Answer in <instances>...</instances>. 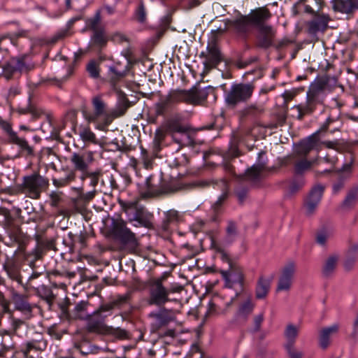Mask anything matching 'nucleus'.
<instances>
[{
	"label": "nucleus",
	"instance_id": "obj_28",
	"mask_svg": "<svg viewBox=\"0 0 358 358\" xmlns=\"http://www.w3.org/2000/svg\"><path fill=\"white\" fill-rule=\"evenodd\" d=\"M326 85L327 83L322 80H315L310 85L306 96L319 104H322L323 102L322 94Z\"/></svg>",
	"mask_w": 358,
	"mask_h": 358
},
{
	"label": "nucleus",
	"instance_id": "obj_4",
	"mask_svg": "<svg viewBox=\"0 0 358 358\" xmlns=\"http://www.w3.org/2000/svg\"><path fill=\"white\" fill-rule=\"evenodd\" d=\"M49 186V181L38 173L24 176L22 182L12 189V194H24L33 199H38L41 192Z\"/></svg>",
	"mask_w": 358,
	"mask_h": 358
},
{
	"label": "nucleus",
	"instance_id": "obj_43",
	"mask_svg": "<svg viewBox=\"0 0 358 358\" xmlns=\"http://www.w3.org/2000/svg\"><path fill=\"white\" fill-rule=\"evenodd\" d=\"M128 299L129 297L127 295L118 296L112 301L101 306V310L107 311V313L110 315L113 309L115 308H120L122 305L127 302Z\"/></svg>",
	"mask_w": 358,
	"mask_h": 358
},
{
	"label": "nucleus",
	"instance_id": "obj_25",
	"mask_svg": "<svg viewBox=\"0 0 358 358\" xmlns=\"http://www.w3.org/2000/svg\"><path fill=\"white\" fill-rule=\"evenodd\" d=\"M171 310L162 308L159 312H152L149 316L155 320V322L151 324V332H155L161 327L166 326L171 321L173 320V317L170 315Z\"/></svg>",
	"mask_w": 358,
	"mask_h": 358
},
{
	"label": "nucleus",
	"instance_id": "obj_41",
	"mask_svg": "<svg viewBox=\"0 0 358 358\" xmlns=\"http://www.w3.org/2000/svg\"><path fill=\"white\" fill-rule=\"evenodd\" d=\"M308 33L311 35H315L319 31H324L327 28V22L320 18L314 19L307 24Z\"/></svg>",
	"mask_w": 358,
	"mask_h": 358
},
{
	"label": "nucleus",
	"instance_id": "obj_58",
	"mask_svg": "<svg viewBox=\"0 0 358 358\" xmlns=\"http://www.w3.org/2000/svg\"><path fill=\"white\" fill-rule=\"evenodd\" d=\"M110 333L119 339L129 340L131 338L130 333L128 331L120 327L112 328Z\"/></svg>",
	"mask_w": 358,
	"mask_h": 358
},
{
	"label": "nucleus",
	"instance_id": "obj_21",
	"mask_svg": "<svg viewBox=\"0 0 358 358\" xmlns=\"http://www.w3.org/2000/svg\"><path fill=\"white\" fill-rule=\"evenodd\" d=\"M318 133L319 131L315 132L308 138L301 140L296 145L295 153L297 156L306 158L313 150L317 148L320 141Z\"/></svg>",
	"mask_w": 358,
	"mask_h": 358
},
{
	"label": "nucleus",
	"instance_id": "obj_31",
	"mask_svg": "<svg viewBox=\"0 0 358 358\" xmlns=\"http://www.w3.org/2000/svg\"><path fill=\"white\" fill-rule=\"evenodd\" d=\"M318 104V103L306 96V101L305 103L296 105L292 108V109L296 110V118L299 120H302L305 115H311L315 110Z\"/></svg>",
	"mask_w": 358,
	"mask_h": 358
},
{
	"label": "nucleus",
	"instance_id": "obj_52",
	"mask_svg": "<svg viewBox=\"0 0 358 358\" xmlns=\"http://www.w3.org/2000/svg\"><path fill=\"white\" fill-rule=\"evenodd\" d=\"M92 40L94 45L103 48L106 46L108 39L105 35L104 29L93 32Z\"/></svg>",
	"mask_w": 358,
	"mask_h": 358
},
{
	"label": "nucleus",
	"instance_id": "obj_59",
	"mask_svg": "<svg viewBox=\"0 0 358 358\" xmlns=\"http://www.w3.org/2000/svg\"><path fill=\"white\" fill-rule=\"evenodd\" d=\"M62 192H57V191H52L50 192L49 197H50V205L53 208H57L60 203V202L62 201Z\"/></svg>",
	"mask_w": 358,
	"mask_h": 358
},
{
	"label": "nucleus",
	"instance_id": "obj_12",
	"mask_svg": "<svg viewBox=\"0 0 358 358\" xmlns=\"http://www.w3.org/2000/svg\"><path fill=\"white\" fill-rule=\"evenodd\" d=\"M210 90H213L211 86L203 89L193 87L189 90H180V92L182 102L188 104L200 105L206 101Z\"/></svg>",
	"mask_w": 358,
	"mask_h": 358
},
{
	"label": "nucleus",
	"instance_id": "obj_53",
	"mask_svg": "<svg viewBox=\"0 0 358 358\" xmlns=\"http://www.w3.org/2000/svg\"><path fill=\"white\" fill-rule=\"evenodd\" d=\"M0 127L6 134V142L7 143H8L9 141L17 134L15 131H13L11 124L3 120L1 117H0Z\"/></svg>",
	"mask_w": 358,
	"mask_h": 358
},
{
	"label": "nucleus",
	"instance_id": "obj_18",
	"mask_svg": "<svg viewBox=\"0 0 358 358\" xmlns=\"http://www.w3.org/2000/svg\"><path fill=\"white\" fill-rule=\"evenodd\" d=\"M145 190L141 191V196L143 199L169 194L176 191V189L164 182L162 183L159 187L155 186L152 183L151 177L147 178L145 182Z\"/></svg>",
	"mask_w": 358,
	"mask_h": 358
},
{
	"label": "nucleus",
	"instance_id": "obj_48",
	"mask_svg": "<svg viewBox=\"0 0 358 358\" xmlns=\"http://www.w3.org/2000/svg\"><path fill=\"white\" fill-rule=\"evenodd\" d=\"M316 161L308 160L306 158H303L296 161L294 165V173L297 175H301L306 171H308L311 167L315 165Z\"/></svg>",
	"mask_w": 358,
	"mask_h": 358
},
{
	"label": "nucleus",
	"instance_id": "obj_14",
	"mask_svg": "<svg viewBox=\"0 0 358 358\" xmlns=\"http://www.w3.org/2000/svg\"><path fill=\"white\" fill-rule=\"evenodd\" d=\"M324 191V187L321 185H317L312 188L303 204L305 213L307 216H311L315 213L322 199Z\"/></svg>",
	"mask_w": 358,
	"mask_h": 358
},
{
	"label": "nucleus",
	"instance_id": "obj_27",
	"mask_svg": "<svg viewBox=\"0 0 358 358\" xmlns=\"http://www.w3.org/2000/svg\"><path fill=\"white\" fill-rule=\"evenodd\" d=\"M330 3L335 12L351 14L358 10V0H331Z\"/></svg>",
	"mask_w": 358,
	"mask_h": 358
},
{
	"label": "nucleus",
	"instance_id": "obj_40",
	"mask_svg": "<svg viewBox=\"0 0 358 358\" xmlns=\"http://www.w3.org/2000/svg\"><path fill=\"white\" fill-rule=\"evenodd\" d=\"M78 134L85 143H93L97 144L98 140L96 137L94 133L91 130L90 126L87 125H80L79 127Z\"/></svg>",
	"mask_w": 358,
	"mask_h": 358
},
{
	"label": "nucleus",
	"instance_id": "obj_20",
	"mask_svg": "<svg viewBox=\"0 0 358 358\" xmlns=\"http://www.w3.org/2000/svg\"><path fill=\"white\" fill-rule=\"evenodd\" d=\"M69 242L67 240H64L63 243L68 248V252L73 253L76 251L81 252L87 248V241L89 235L86 231H82L78 236L73 235L71 232L68 234Z\"/></svg>",
	"mask_w": 358,
	"mask_h": 358
},
{
	"label": "nucleus",
	"instance_id": "obj_7",
	"mask_svg": "<svg viewBox=\"0 0 358 358\" xmlns=\"http://www.w3.org/2000/svg\"><path fill=\"white\" fill-rule=\"evenodd\" d=\"M164 276L152 280L148 285V298L147 302L150 306L163 307L167 302L176 301V299L169 298L166 287L163 282Z\"/></svg>",
	"mask_w": 358,
	"mask_h": 358
},
{
	"label": "nucleus",
	"instance_id": "obj_63",
	"mask_svg": "<svg viewBox=\"0 0 358 358\" xmlns=\"http://www.w3.org/2000/svg\"><path fill=\"white\" fill-rule=\"evenodd\" d=\"M74 346L83 355H87L92 353L93 350L87 341H83L80 343H75Z\"/></svg>",
	"mask_w": 358,
	"mask_h": 358
},
{
	"label": "nucleus",
	"instance_id": "obj_45",
	"mask_svg": "<svg viewBox=\"0 0 358 358\" xmlns=\"http://www.w3.org/2000/svg\"><path fill=\"white\" fill-rule=\"evenodd\" d=\"M102 176V171L101 169H96L94 171L90 170L84 174H80V179L84 182L87 178L90 179V185L95 189V187L99 183V179Z\"/></svg>",
	"mask_w": 358,
	"mask_h": 358
},
{
	"label": "nucleus",
	"instance_id": "obj_38",
	"mask_svg": "<svg viewBox=\"0 0 358 358\" xmlns=\"http://www.w3.org/2000/svg\"><path fill=\"white\" fill-rule=\"evenodd\" d=\"M358 201V185L350 189L342 203V207L346 209L352 208Z\"/></svg>",
	"mask_w": 358,
	"mask_h": 358
},
{
	"label": "nucleus",
	"instance_id": "obj_61",
	"mask_svg": "<svg viewBox=\"0 0 358 358\" xmlns=\"http://www.w3.org/2000/svg\"><path fill=\"white\" fill-rule=\"evenodd\" d=\"M294 43V39L286 36L278 41L277 42L274 41V45H273V47L275 48L277 50H280L289 46L291 44H293Z\"/></svg>",
	"mask_w": 358,
	"mask_h": 358
},
{
	"label": "nucleus",
	"instance_id": "obj_62",
	"mask_svg": "<svg viewBox=\"0 0 358 358\" xmlns=\"http://www.w3.org/2000/svg\"><path fill=\"white\" fill-rule=\"evenodd\" d=\"M87 71L92 78H98L99 77V69L96 62L91 61L87 66Z\"/></svg>",
	"mask_w": 358,
	"mask_h": 358
},
{
	"label": "nucleus",
	"instance_id": "obj_32",
	"mask_svg": "<svg viewBox=\"0 0 358 358\" xmlns=\"http://www.w3.org/2000/svg\"><path fill=\"white\" fill-rule=\"evenodd\" d=\"M358 259V243L350 242L349 247L345 253L344 267L346 270H350Z\"/></svg>",
	"mask_w": 358,
	"mask_h": 358
},
{
	"label": "nucleus",
	"instance_id": "obj_44",
	"mask_svg": "<svg viewBox=\"0 0 358 358\" xmlns=\"http://www.w3.org/2000/svg\"><path fill=\"white\" fill-rule=\"evenodd\" d=\"M264 111V108L262 106L257 104H251L244 108L240 111L241 116L242 117H252L256 118L261 115Z\"/></svg>",
	"mask_w": 358,
	"mask_h": 358
},
{
	"label": "nucleus",
	"instance_id": "obj_64",
	"mask_svg": "<svg viewBox=\"0 0 358 358\" xmlns=\"http://www.w3.org/2000/svg\"><path fill=\"white\" fill-rule=\"evenodd\" d=\"M0 313H11L10 310V301L5 298L4 294L1 292H0Z\"/></svg>",
	"mask_w": 358,
	"mask_h": 358
},
{
	"label": "nucleus",
	"instance_id": "obj_9",
	"mask_svg": "<svg viewBox=\"0 0 358 358\" xmlns=\"http://www.w3.org/2000/svg\"><path fill=\"white\" fill-rule=\"evenodd\" d=\"M181 102H182V100L180 90H172L167 95L162 96L159 101L154 105L155 116H150L149 122L156 123L157 117L165 116L174 105Z\"/></svg>",
	"mask_w": 358,
	"mask_h": 358
},
{
	"label": "nucleus",
	"instance_id": "obj_60",
	"mask_svg": "<svg viewBox=\"0 0 358 358\" xmlns=\"http://www.w3.org/2000/svg\"><path fill=\"white\" fill-rule=\"evenodd\" d=\"M226 232L228 238H232L229 241L231 242L233 238L237 235V224L233 220H229L227 222V227L226 228Z\"/></svg>",
	"mask_w": 358,
	"mask_h": 358
},
{
	"label": "nucleus",
	"instance_id": "obj_55",
	"mask_svg": "<svg viewBox=\"0 0 358 358\" xmlns=\"http://www.w3.org/2000/svg\"><path fill=\"white\" fill-rule=\"evenodd\" d=\"M211 248L220 255V257L223 262L228 263L229 266L230 264H233L228 253L213 240L211 243Z\"/></svg>",
	"mask_w": 358,
	"mask_h": 358
},
{
	"label": "nucleus",
	"instance_id": "obj_29",
	"mask_svg": "<svg viewBox=\"0 0 358 358\" xmlns=\"http://www.w3.org/2000/svg\"><path fill=\"white\" fill-rule=\"evenodd\" d=\"M128 71V64L122 67L120 63H116L109 67L108 76L115 90H117L116 88V83L126 76Z\"/></svg>",
	"mask_w": 358,
	"mask_h": 358
},
{
	"label": "nucleus",
	"instance_id": "obj_16",
	"mask_svg": "<svg viewBox=\"0 0 358 358\" xmlns=\"http://www.w3.org/2000/svg\"><path fill=\"white\" fill-rule=\"evenodd\" d=\"M93 112L87 111L83 108V115L88 123L96 122L99 117L105 115L106 113V103L101 96H95L92 99Z\"/></svg>",
	"mask_w": 358,
	"mask_h": 358
},
{
	"label": "nucleus",
	"instance_id": "obj_22",
	"mask_svg": "<svg viewBox=\"0 0 358 358\" xmlns=\"http://www.w3.org/2000/svg\"><path fill=\"white\" fill-rule=\"evenodd\" d=\"M220 273L228 287H232L234 284H239L243 286L244 282V275L242 269L234 265L230 264L229 268L227 271H221Z\"/></svg>",
	"mask_w": 358,
	"mask_h": 358
},
{
	"label": "nucleus",
	"instance_id": "obj_37",
	"mask_svg": "<svg viewBox=\"0 0 358 358\" xmlns=\"http://www.w3.org/2000/svg\"><path fill=\"white\" fill-rule=\"evenodd\" d=\"M118 94V103L116 110L114 112L115 117H120L126 113L130 106V103L127 98V95L121 90H116Z\"/></svg>",
	"mask_w": 358,
	"mask_h": 358
},
{
	"label": "nucleus",
	"instance_id": "obj_13",
	"mask_svg": "<svg viewBox=\"0 0 358 358\" xmlns=\"http://www.w3.org/2000/svg\"><path fill=\"white\" fill-rule=\"evenodd\" d=\"M47 348V341L41 334L37 335L35 338L27 341L22 343L17 351V354H22L23 358H34L30 355L31 352H42Z\"/></svg>",
	"mask_w": 358,
	"mask_h": 358
},
{
	"label": "nucleus",
	"instance_id": "obj_42",
	"mask_svg": "<svg viewBox=\"0 0 358 358\" xmlns=\"http://www.w3.org/2000/svg\"><path fill=\"white\" fill-rule=\"evenodd\" d=\"M90 303L88 301H81L76 305L73 309V317L80 320H86L88 318L91 313L88 311V306Z\"/></svg>",
	"mask_w": 358,
	"mask_h": 358
},
{
	"label": "nucleus",
	"instance_id": "obj_39",
	"mask_svg": "<svg viewBox=\"0 0 358 358\" xmlns=\"http://www.w3.org/2000/svg\"><path fill=\"white\" fill-rule=\"evenodd\" d=\"M179 213L176 210H170L166 213L165 217L161 223V229L163 231H168L171 224L179 222Z\"/></svg>",
	"mask_w": 358,
	"mask_h": 358
},
{
	"label": "nucleus",
	"instance_id": "obj_33",
	"mask_svg": "<svg viewBox=\"0 0 358 358\" xmlns=\"http://www.w3.org/2000/svg\"><path fill=\"white\" fill-rule=\"evenodd\" d=\"M339 325L334 324L331 327L322 329L320 332L319 343L322 349H326L329 345L331 336L338 333Z\"/></svg>",
	"mask_w": 358,
	"mask_h": 358
},
{
	"label": "nucleus",
	"instance_id": "obj_30",
	"mask_svg": "<svg viewBox=\"0 0 358 358\" xmlns=\"http://www.w3.org/2000/svg\"><path fill=\"white\" fill-rule=\"evenodd\" d=\"M152 214L148 212L144 206H138L134 211L131 220L137 221L142 227L150 228L152 226Z\"/></svg>",
	"mask_w": 358,
	"mask_h": 358
},
{
	"label": "nucleus",
	"instance_id": "obj_47",
	"mask_svg": "<svg viewBox=\"0 0 358 358\" xmlns=\"http://www.w3.org/2000/svg\"><path fill=\"white\" fill-rule=\"evenodd\" d=\"M338 260V256L336 255H330L327 259L322 268V274L324 276L329 277L333 273L336 267Z\"/></svg>",
	"mask_w": 358,
	"mask_h": 358
},
{
	"label": "nucleus",
	"instance_id": "obj_57",
	"mask_svg": "<svg viewBox=\"0 0 358 358\" xmlns=\"http://www.w3.org/2000/svg\"><path fill=\"white\" fill-rule=\"evenodd\" d=\"M118 203L120 205L122 210L127 214H129V212L131 210L135 211L136 209L139 206L138 203V201H124L122 200H119Z\"/></svg>",
	"mask_w": 358,
	"mask_h": 358
},
{
	"label": "nucleus",
	"instance_id": "obj_1",
	"mask_svg": "<svg viewBox=\"0 0 358 358\" xmlns=\"http://www.w3.org/2000/svg\"><path fill=\"white\" fill-rule=\"evenodd\" d=\"M22 222L13 215L10 210L3 206H0V225L3 228L8 238L6 244L9 246L17 245V250L24 252V259L29 262L30 267L36 266V262L42 259L49 250H55V239L42 238L36 235V247L30 252H24L30 237L23 232L21 227Z\"/></svg>",
	"mask_w": 358,
	"mask_h": 358
},
{
	"label": "nucleus",
	"instance_id": "obj_50",
	"mask_svg": "<svg viewBox=\"0 0 358 358\" xmlns=\"http://www.w3.org/2000/svg\"><path fill=\"white\" fill-rule=\"evenodd\" d=\"M285 335L288 341L287 344L286 345V350L287 351H289V347L291 348H294V344L295 339L298 335V329L296 327H295L293 324H289L287 325L285 331Z\"/></svg>",
	"mask_w": 358,
	"mask_h": 358
},
{
	"label": "nucleus",
	"instance_id": "obj_24",
	"mask_svg": "<svg viewBox=\"0 0 358 358\" xmlns=\"http://www.w3.org/2000/svg\"><path fill=\"white\" fill-rule=\"evenodd\" d=\"M110 315L107 311L101 310V307L96 311L92 312L87 318V329L90 332H99L103 329L104 320Z\"/></svg>",
	"mask_w": 358,
	"mask_h": 358
},
{
	"label": "nucleus",
	"instance_id": "obj_51",
	"mask_svg": "<svg viewBox=\"0 0 358 358\" xmlns=\"http://www.w3.org/2000/svg\"><path fill=\"white\" fill-rule=\"evenodd\" d=\"M100 22L101 11L97 10L92 17L87 19L86 21V27L87 29L92 30L93 32L101 30V29L103 28L99 27Z\"/></svg>",
	"mask_w": 358,
	"mask_h": 358
},
{
	"label": "nucleus",
	"instance_id": "obj_36",
	"mask_svg": "<svg viewBox=\"0 0 358 358\" xmlns=\"http://www.w3.org/2000/svg\"><path fill=\"white\" fill-rule=\"evenodd\" d=\"M32 289L35 290L37 296L45 300L50 306L53 303L55 296L53 294L50 287L44 285H38Z\"/></svg>",
	"mask_w": 358,
	"mask_h": 358
},
{
	"label": "nucleus",
	"instance_id": "obj_19",
	"mask_svg": "<svg viewBox=\"0 0 358 358\" xmlns=\"http://www.w3.org/2000/svg\"><path fill=\"white\" fill-rule=\"evenodd\" d=\"M295 271L296 265L294 262H290L284 266L279 277L276 292L289 291L290 289Z\"/></svg>",
	"mask_w": 358,
	"mask_h": 358
},
{
	"label": "nucleus",
	"instance_id": "obj_15",
	"mask_svg": "<svg viewBox=\"0 0 358 358\" xmlns=\"http://www.w3.org/2000/svg\"><path fill=\"white\" fill-rule=\"evenodd\" d=\"M3 269L6 273L8 277L13 281L23 287L22 264L15 258H7L3 264Z\"/></svg>",
	"mask_w": 358,
	"mask_h": 358
},
{
	"label": "nucleus",
	"instance_id": "obj_5",
	"mask_svg": "<svg viewBox=\"0 0 358 358\" xmlns=\"http://www.w3.org/2000/svg\"><path fill=\"white\" fill-rule=\"evenodd\" d=\"M255 85L252 83H235L224 93V102L227 108L234 109L238 104L248 102L252 96Z\"/></svg>",
	"mask_w": 358,
	"mask_h": 358
},
{
	"label": "nucleus",
	"instance_id": "obj_46",
	"mask_svg": "<svg viewBox=\"0 0 358 358\" xmlns=\"http://www.w3.org/2000/svg\"><path fill=\"white\" fill-rule=\"evenodd\" d=\"M255 303L251 299H248L244 302L241 303L237 311L238 317L247 319L253 312L255 308Z\"/></svg>",
	"mask_w": 358,
	"mask_h": 358
},
{
	"label": "nucleus",
	"instance_id": "obj_3",
	"mask_svg": "<svg viewBox=\"0 0 358 358\" xmlns=\"http://www.w3.org/2000/svg\"><path fill=\"white\" fill-rule=\"evenodd\" d=\"M271 17V14L268 8H259L252 10L248 15H241L236 19L227 20V25L238 35L246 37L253 28L262 22H266Z\"/></svg>",
	"mask_w": 358,
	"mask_h": 358
},
{
	"label": "nucleus",
	"instance_id": "obj_10",
	"mask_svg": "<svg viewBox=\"0 0 358 358\" xmlns=\"http://www.w3.org/2000/svg\"><path fill=\"white\" fill-rule=\"evenodd\" d=\"M27 58L25 55L15 57L2 63L4 78L8 80L16 76H20L23 72L28 71Z\"/></svg>",
	"mask_w": 358,
	"mask_h": 358
},
{
	"label": "nucleus",
	"instance_id": "obj_23",
	"mask_svg": "<svg viewBox=\"0 0 358 358\" xmlns=\"http://www.w3.org/2000/svg\"><path fill=\"white\" fill-rule=\"evenodd\" d=\"M222 61V54L217 42L214 40L207 46L206 60L203 65L206 69L215 68Z\"/></svg>",
	"mask_w": 358,
	"mask_h": 358
},
{
	"label": "nucleus",
	"instance_id": "obj_54",
	"mask_svg": "<svg viewBox=\"0 0 358 358\" xmlns=\"http://www.w3.org/2000/svg\"><path fill=\"white\" fill-rule=\"evenodd\" d=\"M146 16L147 13L144 3L142 0H141L139 1L138 7L134 11V18L138 22L141 24H144L146 22Z\"/></svg>",
	"mask_w": 358,
	"mask_h": 358
},
{
	"label": "nucleus",
	"instance_id": "obj_6",
	"mask_svg": "<svg viewBox=\"0 0 358 358\" xmlns=\"http://www.w3.org/2000/svg\"><path fill=\"white\" fill-rule=\"evenodd\" d=\"M163 127L167 134L172 136L173 140L181 146L186 145L181 139L176 137V134L186 135L187 143H190L192 140L189 136L192 127L185 122V118L180 113H174L169 117L163 123Z\"/></svg>",
	"mask_w": 358,
	"mask_h": 358
},
{
	"label": "nucleus",
	"instance_id": "obj_17",
	"mask_svg": "<svg viewBox=\"0 0 358 358\" xmlns=\"http://www.w3.org/2000/svg\"><path fill=\"white\" fill-rule=\"evenodd\" d=\"M10 299L15 310L21 312L26 319H30L32 317L33 306L29 302L27 295L20 294L13 289Z\"/></svg>",
	"mask_w": 358,
	"mask_h": 358
},
{
	"label": "nucleus",
	"instance_id": "obj_11",
	"mask_svg": "<svg viewBox=\"0 0 358 358\" xmlns=\"http://www.w3.org/2000/svg\"><path fill=\"white\" fill-rule=\"evenodd\" d=\"M257 32L255 36V46L260 49L267 50L274 45L276 31L271 25L262 22L257 25Z\"/></svg>",
	"mask_w": 358,
	"mask_h": 358
},
{
	"label": "nucleus",
	"instance_id": "obj_35",
	"mask_svg": "<svg viewBox=\"0 0 358 358\" xmlns=\"http://www.w3.org/2000/svg\"><path fill=\"white\" fill-rule=\"evenodd\" d=\"M8 143L17 145L20 153L25 157H34L35 155L34 148L29 145L25 138L19 137L17 134Z\"/></svg>",
	"mask_w": 358,
	"mask_h": 358
},
{
	"label": "nucleus",
	"instance_id": "obj_56",
	"mask_svg": "<svg viewBox=\"0 0 358 358\" xmlns=\"http://www.w3.org/2000/svg\"><path fill=\"white\" fill-rule=\"evenodd\" d=\"M30 268L32 271V273L30 275V276L29 277L27 282L23 283V288L26 290H27L29 289H31V288L34 287L35 286H36V285H35L34 283V280L36 278H38L43 274V273H41V272L36 271L35 266L34 268H32V267H30Z\"/></svg>",
	"mask_w": 358,
	"mask_h": 358
},
{
	"label": "nucleus",
	"instance_id": "obj_26",
	"mask_svg": "<svg viewBox=\"0 0 358 358\" xmlns=\"http://www.w3.org/2000/svg\"><path fill=\"white\" fill-rule=\"evenodd\" d=\"M220 182L223 185V192L211 208L212 215L210 216V220L215 222L219 220V216L222 213V206L228 198V180L225 178H222Z\"/></svg>",
	"mask_w": 358,
	"mask_h": 358
},
{
	"label": "nucleus",
	"instance_id": "obj_8",
	"mask_svg": "<svg viewBox=\"0 0 358 358\" xmlns=\"http://www.w3.org/2000/svg\"><path fill=\"white\" fill-rule=\"evenodd\" d=\"M110 233L122 244L131 249H135L138 245L135 234L127 227L126 222L121 218L112 219Z\"/></svg>",
	"mask_w": 358,
	"mask_h": 358
},
{
	"label": "nucleus",
	"instance_id": "obj_34",
	"mask_svg": "<svg viewBox=\"0 0 358 358\" xmlns=\"http://www.w3.org/2000/svg\"><path fill=\"white\" fill-rule=\"evenodd\" d=\"M271 280L266 278L264 276H259L256 287H255V297L257 299H264L268 295L271 288Z\"/></svg>",
	"mask_w": 358,
	"mask_h": 358
},
{
	"label": "nucleus",
	"instance_id": "obj_2",
	"mask_svg": "<svg viewBox=\"0 0 358 358\" xmlns=\"http://www.w3.org/2000/svg\"><path fill=\"white\" fill-rule=\"evenodd\" d=\"M94 161V155L92 151L83 150L72 152L69 157L72 169H62L63 171H66L65 176L59 178H52V184L57 188L69 186L76 180L77 173L84 174L90 171V166Z\"/></svg>",
	"mask_w": 358,
	"mask_h": 358
},
{
	"label": "nucleus",
	"instance_id": "obj_49",
	"mask_svg": "<svg viewBox=\"0 0 358 358\" xmlns=\"http://www.w3.org/2000/svg\"><path fill=\"white\" fill-rule=\"evenodd\" d=\"M264 170L265 164L264 163L255 164L246 171L245 177L250 180L255 181L259 178L261 173Z\"/></svg>",
	"mask_w": 358,
	"mask_h": 358
}]
</instances>
